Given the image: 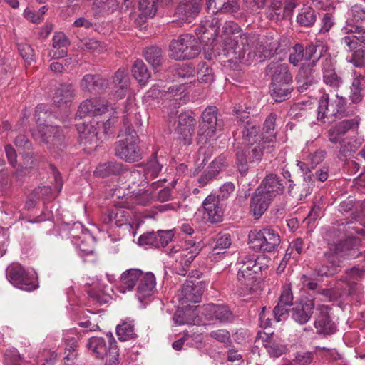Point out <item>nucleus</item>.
<instances>
[{
	"label": "nucleus",
	"instance_id": "nucleus-50",
	"mask_svg": "<svg viewBox=\"0 0 365 365\" xmlns=\"http://www.w3.org/2000/svg\"><path fill=\"white\" fill-rule=\"evenodd\" d=\"M293 91L292 83H281L272 85V96L276 102H282L289 99Z\"/></svg>",
	"mask_w": 365,
	"mask_h": 365
},
{
	"label": "nucleus",
	"instance_id": "nucleus-38",
	"mask_svg": "<svg viewBox=\"0 0 365 365\" xmlns=\"http://www.w3.org/2000/svg\"><path fill=\"white\" fill-rule=\"evenodd\" d=\"M75 96V91L72 83H64L56 88L53 98V103L61 106L71 102Z\"/></svg>",
	"mask_w": 365,
	"mask_h": 365
},
{
	"label": "nucleus",
	"instance_id": "nucleus-39",
	"mask_svg": "<svg viewBox=\"0 0 365 365\" xmlns=\"http://www.w3.org/2000/svg\"><path fill=\"white\" fill-rule=\"evenodd\" d=\"M86 347L91 355L97 359H103L108 355L109 346L103 337L93 336L88 339Z\"/></svg>",
	"mask_w": 365,
	"mask_h": 365
},
{
	"label": "nucleus",
	"instance_id": "nucleus-55",
	"mask_svg": "<svg viewBox=\"0 0 365 365\" xmlns=\"http://www.w3.org/2000/svg\"><path fill=\"white\" fill-rule=\"evenodd\" d=\"M351 92L349 95V99L353 103H359L362 101L363 95L362 91V83L361 79L359 78H355L350 88Z\"/></svg>",
	"mask_w": 365,
	"mask_h": 365
},
{
	"label": "nucleus",
	"instance_id": "nucleus-59",
	"mask_svg": "<svg viewBox=\"0 0 365 365\" xmlns=\"http://www.w3.org/2000/svg\"><path fill=\"white\" fill-rule=\"evenodd\" d=\"M14 143L19 150V153L32 150L33 145L28 137L24 134L18 135L14 140Z\"/></svg>",
	"mask_w": 365,
	"mask_h": 365
},
{
	"label": "nucleus",
	"instance_id": "nucleus-46",
	"mask_svg": "<svg viewBox=\"0 0 365 365\" xmlns=\"http://www.w3.org/2000/svg\"><path fill=\"white\" fill-rule=\"evenodd\" d=\"M143 56L146 61L155 69L160 66L163 63V50L158 46H152L147 47L143 51Z\"/></svg>",
	"mask_w": 365,
	"mask_h": 365
},
{
	"label": "nucleus",
	"instance_id": "nucleus-52",
	"mask_svg": "<svg viewBox=\"0 0 365 365\" xmlns=\"http://www.w3.org/2000/svg\"><path fill=\"white\" fill-rule=\"evenodd\" d=\"M365 21V8L361 5L353 6L349 11L346 24H358Z\"/></svg>",
	"mask_w": 365,
	"mask_h": 365
},
{
	"label": "nucleus",
	"instance_id": "nucleus-45",
	"mask_svg": "<svg viewBox=\"0 0 365 365\" xmlns=\"http://www.w3.org/2000/svg\"><path fill=\"white\" fill-rule=\"evenodd\" d=\"M118 6L117 0H93L91 9L94 16L96 17L113 12L118 9Z\"/></svg>",
	"mask_w": 365,
	"mask_h": 365
},
{
	"label": "nucleus",
	"instance_id": "nucleus-28",
	"mask_svg": "<svg viewBox=\"0 0 365 365\" xmlns=\"http://www.w3.org/2000/svg\"><path fill=\"white\" fill-rule=\"evenodd\" d=\"M323 82L334 89H338L343 83V79L336 71L331 57L329 55L322 62Z\"/></svg>",
	"mask_w": 365,
	"mask_h": 365
},
{
	"label": "nucleus",
	"instance_id": "nucleus-43",
	"mask_svg": "<svg viewBox=\"0 0 365 365\" xmlns=\"http://www.w3.org/2000/svg\"><path fill=\"white\" fill-rule=\"evenodd\" d=\"M68 235L71 239L76 240L75 243L80 246L81 250L87 253L92 252V250H86L83 247L84 242L87 238H89V232L81 222L73 223L69 230Z\"/></svg>",
	"mask_w": 365,
	"mask_h": 365
},
{
	"label": "nucleus",
	"instance_id": "nucleus-23",
	"mask_svg": "<svg viewBox=\"0 0 365 365\" xmlns=\"http://www.w3.org/2000/svg\"><path fill=\"white\" fill-rule=\"evenodd\" d=\"M365 273L363 269H359L356 267H352L346 269L345 275L342 276L336 282V288L342 289V292L349 295L354 294L358 284L355 282L359 278L361 277L362 274Z\"/></svg>",
	"mask_w": 365,
	"mask_h": 365
},
{
	"label": "nucleus",
	"instance_id": "nucleus-25",
	"mask_svg": "<svg viewBox=\"0 0 365 365\" xmlns=\"http://www.w3.org/2000/svg\"><path fill=\"white\" fill-rule=\"evenodd\" d=\"M277 115L274 113H270L263 124L261 134L262 144H267V152L272 153L276 147V120Z\"/></svg>",
	"mask_w": 365,
	"mask_h": 365
},
{
	"label": "nucleus",
	"instance_id": "nucleus-19",
	"mask_svg": "<svg viewBox=\"0 0 365 365\" xmlns=\"http://www.w3.org/2000/svg\"><path fill=\"white\" fill-rule=\"evenodd\" d=\"M203 217L207 222L215 224L223 220L224 209L222 201L215 195H208L202 203Z\"/></svg>",
	"mask_w": 365,
	"mask_h": 365
},
{
	"label": "nucleus",
	"instance_id": "nucleus-12",
	"mask_svg": "<svg viewBox=\"0 0 365 365\" xmlns=\"http://www.w3.org/2000/svg\"><path fill=\"white\" fill-rule=\"evenodd\" d=\"M237 130L242 139L247 143H257L260 126L259 123L249 115V112L237 109L235 110Z\"/></svg>",
	"mask_w": 365,
	"mask_h": 365
},
{
	"label": "nucleus",
	"instance_id": "nucleus-32",
	"mask_svg": "<svg viewBox=\"0 0 365 365\" xmlns=\"http://www.w3.org/2000/svg\"><path fill=\"white\" fill-rule=\"evenodd\" d=\"M314 308V304L312 300L297 304L292 309V318L297 323L304 324L310 319Z\"/></svg>",
	"mask_w": 365,
	"mask_h": 365
},
{
	"label": "nucleus",
	"instance_id": "nucleus-27",
	"mask_svg": "<svg viewBox=\"0 0 365 365\" xmlns=\"http://www.w3.org/2000/svg\"><path fill=\"white\" fill-rule=\"evenodd\" d=\"M108 80L99 74H86L80 81L82 91L89 93H101L108 86Z\"/></svg>",
	"mask_w": 365,
	"mask_h": 365
},
{
	"label": "nucleus",
	"instance_id": "nucleus-33",
	"mask_svg": "<svg viewBox=\"0 0 365 365\" xmlns=\"http://www.w3.org/2000/svg\"><path fill=\"white\" fill-rule=\"evenodd\" d=\"M313 186L314 184L311 175H307L302 182L290 183L288 192L292 197L297 200H302L311 194Z\"/></svg>",
	"mask_w": 365,
	"mask_h": 365
},
{
	"label": "nucleus",
	"instance_id": "nucleus-60",
	"mask_svg": "<svg viewBox=\"0 0 365 365\" xmlns=\"http://www.w3.org/2000/svg\"><path fill=\"white\" fill-rule=\"evenodd\" d=\"M210 336L220 343H223L226 346H229L232 344L230 334L225 329L212 331L210 333Z\"/></svg>",
	"mask_w": 365,
	"mask_h": 365
},
{
	"label": "nucleus",
	"instance_id": "nucleus-35",
	"mask_svg": "<svg viewBox=\"0 0 365 365\" xmlns=\"http://www.w3.org/2000/svg\"><path fill=\"white\" fill-rule=\"evenodd\" d=\"M52 42L53 48L50 51L49 54L53 58L58 59L67 56L70 41L63 33L56 32Z\"/></svg>",
	"mask_w": 365,
	"mask_h": 365
},
{
	"label": "nucleus",
	"instance_id": "nucleus-63",
	"mask_svg": "<svg viewBox=\"0 0 365 365\" xmlns=\"http://www.w3.org/2000/svg\"><path fill=\"white\" fill-rule=\"evenodd\" d=\"M359 118L354 117L351 119H345L336 124L335 125L337 127L341 134L344 135L349 130L356 128L359 125Z\"/></svg>",
	"mask_w": 365,
	"mask_h": 365
},
{
	"label": "nucleus",
	"instance_id": "nucleus-14",
	"mask_svg": "<svg viewBox=\"0 0 365 365\" xmlns=\"http://www.w3.org/2000/svg\"><path fill=\"white\" fill-rule=\"evenodd\" d=\"M197 120L190 111L182 113L178 116V120L174 133L177 139L184 145L192 143Z\"/></svg>",
	"mask_w": 365,
	"mask_h": 365
},
{
	"label": "nucleus",
	"instance_id": "nucleus-49",
	"mask_svg": "<svg viewBox=\"0 0 365 365\" xmlns=\"http://www.w3.org/2000/svg\"><path fill=\"white\" fill-rule=\"evenodd\" d=\"M317 12L312 7L307 6L301 9L297 16V23L304 27H311L316 22Z\"/></svg>",
	"mask_w": 365,
	"mask_h": 365
},
{
	"label": "nucleus",
	"instance_id": "nucleus-24",
	"mask_svg": "<svg viewBox=\"0 0 365 365\" xmlns=\"http://www.w3.org/2000/svg\"><path fill=\"white\" fill-rule=\"evenodd\" d=\"M257 188L274 199L277 195L284 192L285 181L275 173H269L265 175Z\"/></svg>",
	"mask_w": 365,
	"mask_h": 365
},
{
	"label": "nucleus",
	"instance_id": "nucleus-51",
	"mask_svg": "<svg viewBox=\"0 0 365 365\" xmlns=\"http://www.w3.org/2000/svg\"><path fill=\"white\" fill-rule=\"evenodd\" d=\"M240 26L235 21H227L222 24V43H225L227 40L236 39L237 36L242 34Z\"/></svg>",
	"mask_w": 365,
	"mask_h": 365
},
{
	"label": "nucleus",
	"instance_id": "nucleus-5",
	"mask_svg": "<svg viewBox=\"0 0 365 365\" xmlns=\"http://www.w3.org/2000/svg\"><path fill=\"white\" fill-rule=\"evenodd\" d=\"M252 37L247 34H241L236 36V39L227 40L225 43H222L221 50L218 55L223 56L227 61L238 65L239 63H248L250 43Z\"/></svg>",
	"mask_w": 365,
	"mask_h": 365
},
{
	"label": "nucleus",
	"instance_id": "nucleus-18",
	"mask_svg": "<svg viewBox=\"0 0 365 365\" xmlns=\"http://www.w3.org/2000/svg\"><path fill=\"white\" fill-rule=\"evenodd\" d=\"M108 102L103 98H93L83 101L78 106L76 118L101 115L108 111Z\"/></svg>",
	"mask_w": 365,
	"mask_h": 365
},
{
	"label": "nucleus",
	"instance_id": "nucleus-9",
	"mask_svg": "<svg viewBox=\"0 0 365 365\" xmlns=\"http://www.w3.org/2000/svg\"><path fill=\"white\" fill-rule=\"evenodd\" d=\"M170 56L175 60L192 59L201 52V47L195 36L185 34L170 42Z\"/></svg>",
	"mask_w": 365,
	"mask_h": 365
},
{
	"label": "nucleus",
	"instance_id": "nucleus-53",
	"mask_svg": "<svg viewBox=\"0 0 365 365\" xmlns=\"http://www.w3.org/2000/svg\"><path fill=\"white\" fill-rule=\"evenodd\" d=\"M342 31L346 34H353L356 41L361 42L365 46V28L359 24H345Z\"/></svg>",
	"mask_w": 365,
	"mask_h": 365
},
{
	"label": "nucleus",
	"instance_id": "nucleus-31",
	"mask_svg": "<svg viewBox=\"0 0 365 365\" xmlns=\"http://www.w3.org/2000/svg\"><path fill=\"white\" fill-rule=\"evenodd\" d=\"M267 69L271 76V85L292 83V76L287 64L270 63Z\"/></svg>",
	"mask_w": 365,
	"mask_h": 365
},
{
	"label": "nucleus",
	"instance_id": "nucleus-41",
	"mask_svg": "<svg viewBox=\"0 0 365 365\" xmlns=\"http://www.w3.org/2000/svg\"><path fill=\"white\" fill-rule=\"evenodd\" d=\"M125 166L116 161H109L99 164L94 173L101 178H107L111 175H118L124 173Z\"/></svg>",
	"mask_w": 365,
	"mask_h": 365
},
{
	"label": "nucleus",
	"instance_id": "nucleus-7",
	"mask_svg": "<svg viewBox=\"0 0 365 365\" xmlns=\"http://www.w3.org/2000/svg\"><path fill=\"white\" fill-rule=\"evenodd\" d=\"M267 152V144H262V141L259 143H247L243 148L236 150V165L242 175H245L249 170L250 165L259 164L264 155V152Z\"/></svg>",
	"mask_w": 365,
	"mask_h": 365
},
{
	"label": "nucleus",
	"instance_id": "nucleus-17",
	"mask_svg": "<svg viewBox=\"0 0 365 365\" xmlns=\"http://www.w3.org/2000/svg\"><path fill=\"white\" fill-rule=\"evenodd\" d=\"M330 308L327 305H318L316 308L314 326L318 335L329 336L334 334L337 327L331 319Z\"/></svg>",
	"mask_w": 365,
	"mask_h": 365
},
{
	"label": "nucleus",
	"instance_id": "nucleus-40",
	"mask_svg": "<svg viewBox=\"0 0 365 365\" xmlns=\"http://www.w3.org/2000/svg\"><path fill=\"white\" fill-rule=\"evenodd\" d=\"M81 143L93 145L98 141V131L96 126L90 123H78L76 125Z\"/></svg>",
	"mask_w": 365,
	"mask_h": 365
},
{
	"label": "nucleus",
	"instance_id": "nucleus-3",
	"mask_svg": "<svg viewBox=\"0 0 365 365\" xmlns=\"http://www.w3.org/2000/svg\"><path fill=\"white\" fill-rule=\"evenodd\" d=\"M118 138L114 146L115 156L127 163H135L142 159L140 139L133 128L128 126L120 132Z\"/></svg>",
	"mask_w": 365,
	"mask_h": 365
},
{
	"label": "nucleus",
	"instance_id": "nucleus-6",
	"mask_svg": "<svg viewBox=\"0 0 365 365\" xmlns=\"http://www.w3.org/2000/svg\"><path fill=\"white\" fill-rule=\"evenodd\" d=\"M281 237L277 230L271 227L250 231L248 245L255 252L272 253L277 251Z\"/></svg>",
	"mask_w": 365,
	"mask_h": 365
},
{
	"label": "nucleus",
	"instance_id": "nucleus-42",
	"mask_svg": "<svg viewBox=\"0 0 365 365\" xmlns=\"http://www.w3.org/2000/svg\"><path fill=\"white\" fill-rule=\"evenodd\" d=\"M120 207H116L113 210V224L117 227L123 225L131 227V211L127 202H120Z\"/></svg>",
	"mask_w": 365,
	"mask_h": 365
},
{
	"label": "nucleus",
	"instance_id": "nucleus-22",
	"mask_svg": "<svg viewBox=\"0 0 365 365\" xmlns=\"http://www.w3.org/2000/svg\"><path fill=\"white\" fill-rule=\"evenodd\" d=\"M205 316L210 319H215L220 323H232L235 314L227 305L208 304L204 308Z\"/></svg>",
	"mask_w": 365,
	"mask_h": 365
},
{
	"label": "nucleus",
	"instance_id": "nucleus-2",
	"mask_svg": "<svg viewBox=\"0 0 365 365\" xmlns=\"http://www.w3.org/2000/svg\"><path fill=\"white\" fill-rule=\"evenodd\" d=\"M266 259L263 255L243 254L240 256L237 262L240 265L237 279L244 294H251L254 291L255 281L259 278L262 270L267 268L264 262Z\"/></svg>",
	"mask_w": 365,
	"mask_h": 365
},
{
	"label": "nucleus",
	"instance_id": "nucleus-13",
	"mask_svg": "<svg viewBox=\"0 0 365 365\" xmlns=\"http://www.w3.org/2000/svg\"><path fill=\"white\" fill-rule=\"evenodd\" d=\"M165 161L166 160L164 156H158L157 153L155 152L151 155L147 163L143 165V174L138 170H133L130 171L127 176L133 180V182H135L134 180L138 178H144L140 183L141 184L143 181L147 183L150 178L153 179L158 176L164 164H165Z\"/></svg>",
	"mask_w": 365,
	"mask_h": 365
},
{
	"label": "nucleus",
	"instance_id": "nucleus-56",
	"mask_svg": "<svg viewBox=\"0 0 365 365\" xmlns=\"http://www.w3.org/2000/svg\"><path fill=\"white\" fill-rule=\"evenodd\" d=\"M24 360L16 349H7L4 355V365H23Z\"/></svg>",
	"mask_w": 365,
	"mask_h": 365
},
{
	"label": "nucleus",
	"instance_id": "nucleus-57",
	"mask_svg": "<svg viewBox=\"0 0 365 365\" xmlns=\"http://www.w3.org/2000/svg\"><path fill=\"white\" fill-rule=\"evenodd\" d=\"M200 67L197 72L198 81L200 83H210L214 81V73L206 62L200 63Z\"/></svg>",
	"mask_w": 365,
	"mask_h": 365
},
{
	"label": "nucleus",
	"instance_id": "nucleus-29",
	"mask_svg": "<svg viewBox=\"0 0 365 365\" xmlns=\"http://www.w3.org/2000/svg\"><path fill=\"white\" fill-rule=\"evenodd\" d=\"M226 165V158L225 155H221L217 157L197 178L200 186L205 187L212 182Z\"/></svg>",
	"mask_w": 365,
	"mask_h": 365
},
{
	"label": "nucleus",
	"instance_id": "nucleus-8",
	"mask_svg": "<svg viewBox=\"0 0 365 365\" xmlns=\"http://www.w3.org/2000/svg\"><path fill=\"white\" fill-rule=\"evenodd\" d=\"M34 138L40 140L46 145L47 149L53 154H58L67 145L66 136L62 128L51 125H40L36 132L33 133Z\"/></svg>",
	"mask_w": 365,
	"mask_h": 365
},
{
	"label": "nucleus",
	"instance_id": "nucleus-26",
	"mask_svg": "<svg viewBox=\"0 0 365 365\" xmlns=\"http://www.w3.org/2000/svg\"><path fill=\"white\" fill-rule=\"evenodd\" d=\"M274 199L262 190L257 188L250 199V212L255 219L260 218L268 209Z\"/></svg>",
	"mask_w": 365,
	"mask_h": 365
},
{
	"label": "nucleus",
	"instance_id": "nucleus-21",
	"mask_svg": "<svg viewBox=\"0 0 365 365\" xmlns=\"http://www.w3.org/2000/svg\"><path fill=\"white\" fill-rule=\"evenodd\" d=\"M202 294L203 287L201 282L187 280L182 287L178 294V300L184 306L190 302L197 303L200 301Z\"/></svg>",
	"mask_w": 365,
	"mask_h": 365
},
{
	"label": "nucleus",
	"instance_id": "nucleus-30",
	"mask_svg": "<svg viewBox=\"0 0 365 365\" xmlns=\"http://www.w3.org/2000/svg\"><path fill=\"white\" fill-rule=\"evenodd\" d=\"M155 277L152 272L142 273L137 288L136 296L143 302L150 297L155 292Z\"/></svg>",
	"mask_w": 365,
	"mask_h": 365
},
{
	"label": "nucleus",
	"instance_id": "nucleus-61",
	"mask_svg": "<svg viewBox=\"0 0 365 365\" xmlns=\"http://www.w3.org/2000/svg\"><path fill=\"white\" fill-rule=\"evenodd\" d=\"M158 0H139V7L142 13L149 17H153L157 11V1Z\"/></svg>",
	"mask_w": 365,
	"mask_h": 365
},
{
	"label": "nucleus",
	"instance_id": "nucleus-47",
	"mask_svg": "<svg viewBox=\"0 0 365 365\" xmlns=\"http://www.w3.org/2000/svg\"><path fill=\"white\" fill-rule=\"evenodd\" d=\"M131 72L133 76L140 85H145L151 76L146 65L140 59L134 61L131 68Z\"/></svg>",
	"mask_w": 365,
	"mask_h": 365
},
{
	"label": "nucleus",
	"instance_id": "nucleus-1",
	"mask_svg": "<svg viewBox=\"0 0 365 365\" xmlns=\"http://www.w3.org/2000/svg\"><path fill=\"white\" fill-rule=\"evenodd\" d=\"M363 255L365 257V247L361 240L358 237H349L330 245L316 263L314 272L320 277H331L338 272L344 260L356 259Z\"/></svg>",
	"mask_w": 365,
	"mask_h": 365
},
{
	"label": "nucleus",
	"instance_id": "nucleus-58",
	"mask_svg": "<svg viewBox=\"0 0 365 365\" xmlns=\"http://www.w3.org/2000/svg\"><path fill=\"white\" fill-rule=\"evenodd\" d=\"M339 144L337 157L341 160H345L349 155L356 150L355 145L347 139L343 140Z\"/></svg>",
	"mask_w": 365,
	"mask_h": 365
},
{
	"label": "nucleus",
	"instance_id": "nucleus-34",
	"mask_svg": "<svg viewBox=\"0 0 365 365\" xmlns=\"http://www.w3.org/2000/svg\"><path fill=\"white\" fill-rule=\"evenodd\" d=\"M314 72L312 65H302L296 76L297 88L301 93L307 91L317 81L313 75Z\"/></svg>",
	"mask_w": 365,
	"mask_h": 365
},
{
	"label": "nucleus",
	"instance_id": "nucleus-48",
	"mask_svg": "<svg viewBox=\"0 0 365 365\" xmlns=\"http://www.w3.org/2000/svg\"><path fill=\"white\" fill-rule=\"evenodd\" d=\"M116 334L121 341L135 339L138 336L135 331L133 322H123L116 327Z\"/></svg>",
	"mask_w": 365,
	"mask_h": 365
},
{
	"label": "nucleus",
	"instance_id": "nucleus-15",
	"mask_svg": "<svg viewBox=\"0 0 365 365\" xmlns=\"http://www.w3.org/2000/svg\"><path fill=\"white\" fill-rule=\"evenodd\" d=\"M217 108L215 106L207 107L202 114V123L200 125L198 135H206V138L213 137L217 130L224 126L222 119L217 118Z\"/></svg>",
	"mask_w": 365,
	"mask_h": 365
},
{
	"label": "nucleus",
	"instance_id": "nucleus-20",
	"mask_svg": "<svg viewBox=\"0 0 365 365\" xmlns=\"http://www.w3.org/2000/svg\"><path fill=\"white\" fill-rule=\"evenodd\" d=\"M202 0H185L175 10V21L191 22L199 14Z\"/></svg>",
	"mask_w": 365,
	"mask_h": 365
},
{
	"label": "nucleus",
	"instance_id": "nucleus-37",
	"mask_svg": "<svg viewBox=\"0 0 365 365\" xmlns=\"http://www.w3.org/2000/svg\"><path fill=\"white\" fill-rule=\"evenodd\" d=\"M142 273L139 269H129L123 272L120 277L119 291L125 293L126 291L133 290L137 282H139Z\"/></svg>",
	"mask_w": 365,
	"mask_h": 365
},
{
	"label": "nucleus",
	"instance_id": "nucleus-16",
	"mask_svg": "<svg viewBox=\"0 0 365 365\" xmlns=\"http://www.w3.org/2000/svg\"><path fill=\"white\" fill-rule=\"evenodd\" d=\"M201 248L199 245L192 240H185L183 247L180 252L179 257L176 258L177 273L179 275L185 276L190 264L200 254Z\"/></svg>",
	"mask_w": 365,
	"mask_h": 365
},
{
	"label": "nucleus",
	"instance_id": "nucleus-54",
	"mask_svg": "<svg viewBox=\"0 0 365 365\" xmlns=\"http://www.w3.org/2000/svg\"><path fill=\"white\" fill-rule=\"evenodd\" d=\"M215 7L222 13H234L240 9L238 0H217Z\"/></svg>",
	"mask_w": 365,
	"mask_h": 365
},
{
	"label": "nucleus",
	"instance_id": "nucleus-64",
	"mask_svg": "<svg viewBox=\"0 0 365 365\" xmlns=\"http://www.w3.org/2000/svg\"><path fill=\"white\" fill-rule=\"evenodd\" d=\"M22 155V163L21 165L24 167L26 169H29L30 170H33L38 166V162L36 158V155L31 150L21 153Z\"/></svg>",
	"mask_w": 365,
	"mask_h": 365
},
{
	"label": "nucleus",
	"instance_id": "nucleus-10",
	"mask_svg": "<svg viewBox=\"0 0 365 365\" xmlns=\"http://www.w3.org/2000/svg\"><path fill=\"white\" fill-rule=\"evenodd\" d=\"M346 101L345 98L336 95L330 98L329 94L324 93L318 101V121L325 123V119L334 117L342 118L346 115Z\"/></svg>",
	"mask_w": 365,
	"mask_h": 365
},
{
	"label": "nucleus",
	"instance_id": "nucleus-62",
	"mask_svg": "<svg viewBox=\"0 0 365 365\" xmlns=\"http://www.w3.org/2000/svg\"><path fill=\"white\" fill-rule=\"evenodd\" d=\"M214 250L227 249L232 244L231 235L227 232H220L215 237Z\"/></svg>",
	"mask_w": 365,
	"mask_h": 365
},
{
	"label": "nucleus",
	"instance_id": "nucleus-11",
	"mask_svg": "<svg viewBox=\"0 0 365 365\" xmlns=\"http://www.w3.org/2000/svg\"><path fill=\"white\" fill-rule=\"evenodd\" d=\"M7 279L16 287L31 292L38 287L36 277L19 263L11 264L6 270Z\"/></svg>",
	"mask_w": 365,
	"mask_h": 365
},
{
	"label": "nucleus",
	"instance_id": "nucleus-44",
	"mask_svg": "<svg viewBox=\"0 0 365 365\" xmlns=\"http://www.w3.org/2000/svg\"><path fill=\"white\" fill-rule=\"evenodd\" d=\"M263 345L271 357L278 358L285 354L287 350V346L278 339H274L273 336H267L263 341Z\"/></svg>",
	"mask_w": 365,
	"mask_h": 365
},
{
	"label": "nucleus",
	"instance_id": "nucleus-4",
	"mask_svg": "<svg viewBox=\"0 0 365 365\" xmlns=\"http://www.w3.org/2000/svg\"><path fill=\"white\" fill-rule=\"evenodd\" d=\"M328 51L327 46L322 41L317 40L306 46L301 43H295L289 56V62L294 66H297L302 61H311L304 65H312V68L319 59Z\"/></svg>",
	"mask_w": 365,
	"mask_h": 365
},
{
	"label": "nucleus",
	"instance_id": "nucleus-36",
	"mask_svg": "<svg viewBox=\"0 0 365 365\" xmlns=\"http://www.w3.org/2000/svg\"><path fill=\"white\" fill-rule=\"evenodd\" d=\"M113 81L114 84L115 96L120 99L124 98L130 86V78L127 69L120 68L115 73Z\"/></svg>",
	"mask_w": 365,
	"mask_h": 365
}]
</instances>
